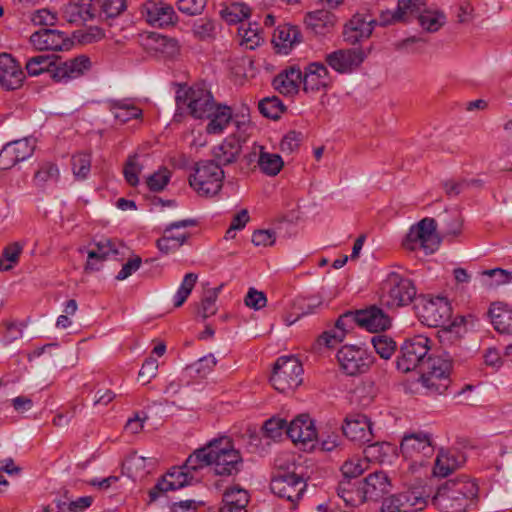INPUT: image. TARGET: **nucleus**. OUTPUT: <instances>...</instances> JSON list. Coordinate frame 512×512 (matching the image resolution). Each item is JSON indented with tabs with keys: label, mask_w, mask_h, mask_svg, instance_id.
Listing matches in <instances>:
<instances>
[{
	"label": "nucleus",
	"mask_w": 512,
	"mask_h": 512,
	"mask_svg": "<svg viewBox=\"0 0 512 512\" xmlns=\"http://www.w3.org/2000/svg\"><path fill=\"white\" fill-rule=\"evenodd\" d=\"M25 80L21 65L7 53L0 54V85L7 91L19 89Z\"/></svg>",
	"instance_id": "nucleus-22"
},
{
	"label": "nucleus",
	"mask_w": 512,
	"mask_h": 512,
	"mask_svg": "<svg viewBox=\"0 0 512 512\" xmlns=\"http://www.w3.org/2000/svg\"><path fill=\"white\" fill-rule=\"evenodd\" d=\"M430 340L424 335H415L407 338L400 346L397 357L398 370L407 373L420 370L426 362V356L431 349Z\"/></svg>",
	"instance_id": "nucleus-7"
},
{
	"label": "nucleus",
	"mask_w": 512,
	"mask_h": 512,
	"mask_svg": "<svg viewBox=\"0 0 512 512\" xmlns=\"http://www.w3.org/2000/svg\"><path fill=\"white\" fill-rule=\"evenodd\" d=\"M301 82L304 92L315 94L325 91L330 86L331 77L324 64L313 62L305 68Z\"/></svg>",
	"instance_id": "nucleus-21"
},
{
	"label": "nucleus",
	"mask_w": 512,
	"mask_h": 512,
	"mask_svg": "<svg viewBox=\"0 0 512 512\" xmlns=\"http://www.w3.org/2000/svg\"><path fill=\"white\" fill-rule=\"evenodd\" d=\"M366 54L360 47L339 49L325 56L326 63L340 74L351 73L358 69L365 60Z\"/></svg>",
	"instance_id": "nucleus-14"
},
{
	"label": "nucleus",
	"mask_w": 512,
	"mask_h": 512,
	"mask_svg": "<svg viewBox=\"0 0 512 512\" xmlns=\"http://www.w3.org/2000/svg\"><path fill=\"white\" fill-rule=\"evenodd\" d=\"M242 151V142L236 137L226 138L213 149V161L221 166L234 163Z\"/></svg>",
	"instance_id": "nucleus-31"
},
{
	"label": "nucleus",
	"mask_w": 512,
	"mask_h": 512,
	"mask_svg": "<svg viewBox=\"0 0 512 512\" xmlns=\"http://www.w3.org/2000/svg\"><path fill=\"white\" fill-rule=\"evenodd\" d=\"M249 502L248 492L242 488L228 489L223 495V505L220 512H247Z\"/></svg>",
	"instance_id": "nucleus-36"
},
{
	"label": "nucleus",
	"mask_w": 512,
	"mask_h": 512,
	"mask_svg": "<svg viewBox=\"0 0 512 512\" xmlns=\"http://www.w3.org/2000/svg\"><path fill=\"white\" fill-rule=\"evenodd\" d=\"M128 248L120 241L115 239L104 238L95 243L93 247L87 251V262L84 266V271L87 273L95 272L97 267H94L92 260L97 258L98 260L106 261L111 256H122L126 255Z\"/></svg>",
	"instance_id": "nucleus-19"
},
{
	"label": "nucleus",
	"mask_w": 512,
	"mask_h": 512,
	"mask_svg": "<svg viewBox=\"0 0 512 512\" xmlns=\"http://www.w3.org/2000/svg\"><path fill=\"white\" fill-rule=\"evenodd\" d=\"M301 33L295 26L283 25L279 26L274 34L272 42L279 52L288 54L292 46L301 41Z\"/></svg>",
	"instance_id": "nucleus-34"
},
{
	"label": "nucleus",
	"mask_w": 512,
	"mask_h": 512,
	"mask_svg": "<svg viewBox=\"0 0 512 512\" xmlns=\"http://www.w3.org/2000/svg\"><path fill=\"white\" fill-rule=\"evenodd\" d=\"M400 451L405 458L417 461L421 457L431 456L434 448L430 435L420 431L405 434L400 444Z\"/></svg>",
	"instance_id": "nucleus-16"
},
{
	"label": "nucleus",
	"mask_w": 512,
	"mask_h": 512,
	"mask_svg": "<svg viewBox=\"0 0 512 512\" xmlns=\"http://www.w3.org/2000/svg\"><path fill=\"white\" fill-rule=\"evenodd\" d=\"M488 316L494 329L502 334H512V306L502 301L490 304Z\"/></svg>",
	"instance_id": "nucleus-29"
},
{
	"label": "nucleus",
	"mask_w": 512,
	"mask_h": 512,
	"mask_svg": "<svg viewBox=\"0 0 512 512\" xmlns=\"http://www.w3.org/2000/svg\"><path fill=\"white\" fill-rule=\"evenodd\" d=\"M258 166L267 176H276L282 170L284 162L279 154L266 152L264 147H258Z\"/></svg>",
	"instance_id": "nucleus-40"
},
{
	"label": "nucleus",
	"mask_w": 512,
	"mask_h": 512,
	"mask_svg": "<svg viewBox=\"0 0 512 512\" xmlns=\"http://www.w3.org/2000/svg\"><path fill=\"white\" fill-rule=\"evenodd\" d=\"M33 139L24 138L7 143L0 151V169L7 170L28 159L34 152Z\"/></svg>",
	"instance_id": "nucleus-18"
},
{
	"label": "nucleus",
	"mask_w": 512,
	"mask_h": 512,
	"mask_svg": "<svg viewBox=\"0 0 512 512\" xmlns=\"http://www.w3.org/2000/svg\"><path fill=\"white\" fill-rule=\"evenodd\" d=\"M91 68V61L86 55L61 61L58 57L37 55L27 60L25 69L29 76L35 77L47 72L55 82L67 83L84 75Z\"/></svg>",
	"instance_id": "nucleus-1"
},
{
	"label": "nucleus",
	"mask_w": 512,
	"mask_h": 512,
	"mask_svg": "<svg viewBox=\"0 0 512 512\" xmlns=\"http://www.w3.org/2000/svg\"><path fill=\"white\" fill-rule=\"evenodd\" d=\"M356 323L355 312H346L336 321L335 328L322 334L320 340L326 346L331 347L338 342H342L348 330Z\"/></svg>",
	"instance_id": "nucleus-32"
},
{
	"label": "nucleus",
	"mask_w": 512,
	"mask_h": 512,
	"mask_svg": "<svg viewBox=\"0 0 512 512\" xmlns=\"http://www.w3.org/2000/svg\"><path fill=\"white\" fill-rule=\"evenodd\" d=\"M251 9L244 3H232L221 10V17L228 24H237L250 16Z\"/></svg>",
	"instance_id": "nucleus-42"
},
{
	"label": "nucleus",
	"mask_w": 512,
	"mask_h": 512,
	"mask_svg": "<svg viewBox=\"0 0 512 512\" xmlns=\"http://www.w3.org/2000/svg\"><path fill=\"white\" fill-rule=\"evenodd\" d=\"M239 35L249 49H254L262 40L257 24H249L247 28L241 26L239 28Z\"/></svg>",
	"instance_id": "nucleus-60"
},
{
	"label": "nucleus",
	"mask_w": 512,
	"mask_h": 512,
	"mask_svg": "<svg viewBox=\"0 0 512 512\" xmlns=\"http://www.w3.org/2000/svg\"><path fill=\"white\" fill-rule=\"evenodd\" d=\"M197 281L198 275L196 273H187L184 276L178 290L173 296L174 307L179 308L185 303Z\"/></svg>",
	"instance_id": "nucleus-45"
},
{
	"label": "nucleus",
	"mask_w": 512,
	"mask_h": 512,
	"mask_svg": "<svg viewBox=\"0 0 512 512\" xmlns=\"http://www.w3.org/2000/svg\"><path fill=\"white\" fill-rule=\"evenodd\" d=\"M258 108L263 116L273 120L278 119L284 112V105L277 96L262 99Z\"/></svg>",
	"instance_id": "nucleus-47"
},
{
	"label": "nucleus",
	"mask_w": 512,
	"mask_h": 512,
	"mask_svg": "<svg viewBox=\"0 0 512 512\" xmlns=\"http://www.w3.org/2000/svg\"><path fill=\"white\" fill-rule=\"evenodd\" d=\"M367 467L366 461L360 459L347 460L341 467L345 479H353L360 476Z\"/></svg>",
	"instance_id": "nucleus-62"
},
{
	"label": "nucleus",
	"mask_w": 512,
	"mask_h": 512,
	"mask_svg": "<svg viewBox=\"0 0 512 512\" xmlns=\"http://www.w3.org/2000/svg\"><path fill=\"white\" fill-rule=\"evenodd\" d=\"M475 323L476 318L472 314L456 316L452 322H450V338L453 335L456 340L461 339L468 331V327H474Z\"/></svg>",
	"instance_id": "nucleus-48"
},
{
	"label": "nucleus",
	"mask_w": 512,
	"mask_h": 512,
	"mask_svg": "<svg viewBox=\"0 0 512 512\" xmlns=\"http://www.w3.org/2000/svg\"><path fill=\"white\" fill-rule=\"evenodd\" d=\"M356 324L371 332H378L390 326V318L379 308L372 306L355 312Z\"/></svg>",
	"instance_id": "nucleus-28"
},
{
	"label": "nucleus",
	"mask_w": 512,
	"mask_h": 512,
	"mask_svg": "<svg viewBox=\"0 0 512 512\" xmlns=\"http://www.w3.org/2000/svg\"><path fill=\"white\" fill-rule=\"evenodd\" d=\"M420 382L427 389L443 394L448 389V353L433 352L419 370Z\"/></svg>",
	"instance_id": "nucleus-6"
},
{
	"label": "nucleus",
	"mask_w": 512,
	"mask_h": 512,
	"mask_svg": "<svg viewBox=\"0 0 512 512\" xmlns=\"http://www.w3.org/2000/svg\"><path fill=\"white\" fill-rule=\"evenodd\" d=\"M212 447V469L219 476L237 475L243 468V458L228 437L214 439Z\"/></svg>",
	"instance_id": "nucleus-3"
},
{
	"label": "nucleus",
	"mask_w": 512,
	"mask_h": 512,
	"mask_svg": "<svg viewBox=\"0 0 512 512\" xmlns=\"http://www.w3.org/2000/svg\"><path fill=\"white\" fill-rule=\"evenodd\" d=\"M96 9L92 0H71L63 9L64 19L71 24L81 25L95 17Z\"/></svg>",
	"instance_id": "nucleus-27"
},
{
	"label": "nucleus",
	"mask_w": 512,
	"mask_h": 512,
	"mask_svg": "<svg viewBox=\"0 0 512 512\" xmlns=\"http://www.w3.org/2000/svg\"><path fill=\"white\" fill-rule=\"evenodd\" d=\"M286 434L293 442L306 443L317 438L316 428L307 414H301L287 426Z\"/></svg>",
	"instance_id": "nucleus-26"
},
{
	"label": "nucleus",
	"mask_w": 512,
	"mask_h": 512,
	"mask_svg": "<svg viewBox=\"0 0 512 512\" xmlns=\"http://www.w3.org/2000/svg\"><path fill=\"white\" fill-rule=\"evenodd\" d=\"M223 179L222 168L213 160H206L197 163L189 183L199 196L213 197L222 189Z\"/></svg>",
	"instance_id": "nucleus-5"
},
{
	"label": "nucleus",
	"mask_w": 512,
	"mask_h": 512,
	"mask_svg": "<svg viewBox=\"0 0 512 512\" xmlns=\"http://www.w3.org/2000/svg\"><path fill=\"white\" fill-rule=\"evenodd\" d=\"M191 480L192 476L183 467L173 468L150 491V498L156 500L159 493L178 490L190 484Z\"/></svg>",
	"instance_id": "nucleus-24"
},
{
	"label": "nucleus",
	"mask_w": 512,
	"mask_h": 512,
	"mask_svg": "<svg viewBox=\"0 0 512 512\" xmlns=\"http://www.w3.org/2000/svg\"><path fill=\"white\" fill-rule=\"evenodd\" d=\"M302 374V364L296 357L282 356L274 364L270 382L277 391L286 393L302 383Z\"/></svg>",
	"instance_id": "nucleus-9"
},
{
	"label": "nucleus",
	"mask_w": 512,
	"mask_h": 512,
	"mask_svg": "<svg viewBox=\"0 0 512 512\" xmlns=\"http://www.w3.org/2000/svg\"><path fill=\"white\" fill-rule=\"evenodd\" d=\"M101 13L107 18L119 16L126 9V0H98Z\"/></svg>",
	"instance_id": "nucleus-61"
},
{
	"label": "nucleus",
	"mask_w": 512,
	"mask_h": 512,
	"mask_svg": "<svg viewBox=\"0 0 512 512\" xmlns=\"http://www.w3.org/2000/svg\"><path fill=\"white\" fill-rule=\"evenodd\" d=\"M418 21L423 29L435 32L445 24L446 16L437 10H425L419 14Z\"/></svg>",
	"instance_id": "nucleus-44"
},
{
	"label": "nucleus",
	"mask_w": 512,
	"mask_h": 512,
	"mask_svg": "<svg viewBox=\"0 0 512 512\" xmlns=\"http://www.w3.org/2000/svg\"><path fill=\"white\" fill-rule=\"evenodd\" d=\"M302 72L299 68L290 67L275 77L273 85L276 90L284 95H292L298 91L302 83Z\"/></svg>",
	"instance_id": "nucleus-33"
},
{
	"label": "nucleus",
	"mask_w": 512,
	"mask_h": 512,
	"mask_svg": "<svg viewBox=\"0 0 512 512\" xmlns=\"http://www.w3.org/2000/svg\"><path fill=\"white\" fill-rule=\"evenodd\" d=\"M192 31L196 38L209 40L215 36V24L210 19H199L194 23Z\"/></svg>",
	"instance_id": "nucleus-55"
},
{
	"label": "nucleus",
	"mask_w": 512,
	"mask_h": 512,
	"mask_svg": "<svg viewBox=\"0 0 512 512\" xmlns=\"http://www.w3.org/2000/svg\"><path fill=\"white\" fill-rule=\"evenodd\" d=\"M375 20L367 19L365 15L355 14L345 25L343 31L344 40L349 44H355L370 37Z\"/></svg>",
	"instance_id": "nucleus-25"
},
{
	"label": "nucleus",
	"mask_w": 512,
	"mask_h": 512,
	"mask_svg": "<svg viewBox=\"0 0 512 512\" xmlns=\"http://www.w3.org/2000/svg\"><path fill=\"white\" fill-rule=\"evenodd\" d=\"M91 169V156L87 153H78L72 157V171L74 176L83 180L86 179Z\"/></svg>",
	"instance_id": "nucleus-51"
},
{
	"label": "nucleus",
	"mask_w": 512,
	"mask_h": 512,
	"mask_svg": "<svg viewBox=\"0 0 512 512\" xmlns=\"http://www.w3.org/2000/svg\"><path fill=\"white\" fill-rule=\"evenodd\" d=\"M306 25L316 34H323L335 23L334 15L327 9L309 12L305 17Z\"/></svg>",
	"instance_id": "nucleus-39"
},
{
	"label": "nucleus",
	"mask_w": 512,
	"mask_h": 512,
	"mask_svg": "<svg viewBox=\"0 0 512 512\" xmlns=\"http://www.w3.org/2000/svg\"><path fill=\"white\" fill-rule=\"evenodd\" d=\"M143 169V165L137 161V155H132L128 158L124 167V177L127 183L131 186L139 184V174Z\"/></svg>",
	"instance_id": "nucleus-53"
},
{
	"label": "nucleus",
	"mask_w": 512,
	"mask_h": 512,
	"mask_svg": "<svg viewBox=\"0 0 512 512\" xmlns=\"http://www.w3.org/2000/svg\"><path fill=\"white\" fill-rule=\"evenodd\" d=\"M176 104L179 109L187 110L195 119H204L212 112L216 104L209 90L201 86H183L177 90Z\"/></svg>",
	"instance_id": "nucleus-4"
},
{
	"label": "nucleus",
	"mask_w": 512,
	"mask_h": 512,
	"mask_svg": "<svg viewBox=\"0 0 512 512\" xmlns=\"http://www.w3.org/2000/svg\"><path fill=\"white\" fill-rule=\"evenodd\" d=\"M344 435L351 441L365 444L372 441V424L363 414H352L345 418L342 426Z\"/></svg>",
	"instance_id": "nucleus-23"
},
{
	"label": "nucleus",
	"mask_w": 512,
	"mask_h": 512,
	"mask_svg": "<svg viewBox=\"0 0 512 512\" xmlns=\"http://www.w3.org/2000/svg\"><path fill=\"white\" fill-rule=\"evenodd\" d=\"M414 299L416 288L413 282L396 272L389 273L383 284V304L393 309L406 306Z\"/></svg>",
	"instance_id": "nucleus-8"
},
{
	"label": "nucleus",
	"mask_w": 512,
	"mask_h": 512,
	"mask_svg": "<svg viewBox=\"0 0 512 512\" xmlns=\"http://www.w3.org/2000/svg\"><path fill=\"white\" fill-rule=\"evenodd\" d=\"M407 496H401L400 494L392 495L385 498L382 502V512H411V505L408 503Z\"/></svg>",
	"instance_id": "nucleus-50"
},
{
	"label": "nucleus",
	"mask_w": 512,
	"mask_h": 512,
	"mask_svg": "<svg viewBox=\"0 0 512 512\" xmlns=\"http://www.w3.org/2000/svg\"><path fill=\"white\" fill-rule=\"evenodd\" d=\"M414 309L423 324L438 327L447 321L448 298L445 295L419 296L415 300Z\"/></svg>",
	"instance_id": "nucleus-11"
},
{
	"label": "nucleus",
	"mask_w": 512,
	"mask_h": 512,
	"mask_svg": "<svg viewBox=\"0 0 512 512\" xmlns=\"http://www.w3.org/2000/svg\"><path fill=\"white\" fill-rule=\"evenodd\" d=\"M371 343L376 353L385 360L390 359L397 348L396 342L391 337L384 334L374 335L371 338Z\"/></svg>",
	"instance_id": "nucleus-46"
},
{
	"label": "nucleus",
	"mask_w": 512,
	"mask_h": 512,
	"mask_svg": "<svg viewBox=\"0 0 512 512\" xmlns=\"http://www.w3.org/2000/svg\"><path fill=\"white\" fill-rule=\"evenodd\" d=\"M391 490L388 475L383 471L369 474L356 490L359 503L364 501H378Z\"/></svg>",
	"instance_id": "nucleus-15"
},
{
	"label": "nucleus",
	"mask_w": 512,
	"mask_h": 512,
	"mask_svg": "<svg viewBox=\"0 0 512 512\" xmlns=\"http://www.w3.org/2000/svg\"><path fill=\"white\" fill-rule=\"evenodd\" d=\"M30 42L39 51H65L69 50L73 41L62 31L43 29L30 36Z\"/></svg>",
	"instance_id": "nucleus-17"
},
{
	"label": "nucleus",
	"mask_w": 512,
	"mask_h": 512,
	"mask_svg": "<svg viewBox=\"0 0 512 512\" xmlns=\"http://www.w3.org/2000/svg\"><path fill=\"white\" fill-rule=\"evenodd\" d=\"M482 275L487 277L484 285L488 289H495L501 285L509 284L512 282V271L502 268L484 270Z\"/></svg>",
	"instance_id": "nucleus-43"
},
{
	"label": "nucleus",
	"mask_w": 512,
	"mask_h": 512,
	"mask_svg": "<svg viewBox=\"0 0 512 512\" xmlns=\"http://www.w3.org/2000/svg\"><path fill=\"white\" fill-rule=\"evenodd\" d=\"M467 447L465 440L457 441L456 446L450 448V474L454 469L462 467L467 460L464 449Z\"/></svg>",
	"instance_id": "nucleus-57"
},
{
	"label": "nucleus",
	"mask_w": 512,
	"mask_h": 512,
	"mask_svg": "<svg viewBox=\"0 0 512 512\" xmlns=\"http://www.w3.org/2000/svg\"><path fill=\"white\" fill-rule=\"evenodd\" d=\"M23 246L19 243H11L3 249L0 256V270L8 271L18 262Z\"/></svg>",
	"instance_id": "nucleus-49"
},
{
	"label": "nucleus",
	"mask_w": 512,
	"mask_h": 512,
	"mask_svg": "<svg viewBox=\"0 0 512 512\" xmlns=\"http://www.w3.org/2000/svg\"><path fill=\"white\" fill-rule=\"evenodd\" d=\"M152 465L153 459H149L148 461L145 457L132 453L125 459L122 469L126 471L130 478L136 480L148 474L150 472L149 466Z\"/></svg>",
	"instance_id": "nucleus-38"
},
{
	"label": "nucleus",
	"mask_w": 512,
	"mask_h": 512,
	"mask_svg": "<svg viewBox=\"0 0 512 512\" xmlns=\"http://www.w3.org/2000/svg\"><path fill=\"white\" fill-rule=\"evenodd\" d=\"M59 178V169L53 163H44L34 176L37 186H44L49 181H57Z\"/></svg>",
	"instance_id": "nucleus-52"
},
{
	"label": "nucleus",
	"mask_w": 512,
	"mask_h": 512,
	"mask_svg": "<svg viewBox=\"0 0 512 512\" xmlns=\"http://www.w3.org/2000/svg\"><path fill=\"white\" fill-rule=\"evenodd\" d=\"M352 479H343L340 481L338 486V495L350 505H356L359 503L358 496L356 495V490L358 487L355 486L354 483L351 482Z\"/></svg>",
	"instance_id": "nucleus-58"
},
{
	"label": "nucleus",
	"mask_w": 512,
	"mask_h": 512,
	"mask_svg": "<svg viewBox=\"0 0 512 512\" xmlns=\"http://www.w3.org/2000/svg\"><path fill=\"white\" fill-rule=\"evenodd\" d=\"M204 119L210 120L206 126L208 134L222 133L232 119L231 108L226 105L215 104L210 115L205 116Z\"/></svg>",
	"instance_id": "nucleus-35"
},
{
	"label": "nucleus",
	"mask_w": 512,
	"mask_h": 512,
	"mask_svg": "<svg viewBox=\"0 0 512 512\" xmlns=\"http://www.w3.org/2000/svg\"><path fill=\"white\" fill-rule=\"evenodd\" d=\"M306 486L302 476L286 472L275 475L270 483L272 493L286 500L291 509L297 507L306 491Z\"/></svg>",
	"instance_id": "nucleus-10"
},
{
	"label": "nucleus",
	"mask_w": 512,
	"mask_h": 512,
	"mask_svg": "<svg viewBox=\"0 0 512 512\" xmlns=\"http://www.w3.org/2000/svg\"><path fill=\"white\" fill-rule=\"evenodd\" d=\"M109 110L114 115V118L120 123H126L131 119H138L142 117V110L135 106L131 100H110Z\"/></svg>",
	"instance_id": "nucleus-37"
},
{
	"label": "nucleus",
	"mask_w": 512,
	"mask_h": 512,
	"mask_svg": "<svg viewBox=\"0 0 512 512\" xmlns=\"http://www.w3.org/2000/svg\"><path fill=\"white\" fill-rule=\"evenodd\" d=\"M142 15L148 23L157 27L173 25L177 19L174 8L160 0H148L142 6Z\"/></svg>",
	"instance_id": "nucleus-20"
},
{
	"label": "nucleus",
	"mask_w": 512,
	"mask_h": 512,
	"mask_svg": "<svg viewBox=\"0 0 512 512\" xmlns=\"http://www.w3.org/2000/svg\"><path fill=\"white\" fill-rule=\"evenodd\" d=\"M437 228L434 218L421 219L409 228L402 242L403 247L409 251L422 250L425 254H433L442 242Z\"/></svg>",
	"instance_id": "nucleus-2"
},
{
	"label": "nucleus",
	"mask_w": 512,
	"mask_h": 512,
	"mask_svg": "<svg viewBox=\"0 0 512 512\" xmlns=\"http://www.w3.org/2000/svg\"><path fill=\"white\" fill-rule=\"evenodd\" d=\"M187 238L188 234L186 233H181L178 237H170L164 233V236L157 241V247L161 252L168 254L180 248Z\"/></svg>",
	"instance_id": "nucleus-54"
},
{
	"label": "nucleus",
	"mask_w": 512,
	"mask_h": 512,
	"mask_svg": "<svg viewBox=\"0 0 512 512\" xmlns=\"http://www.w3.org/2000/svg\"><path fill=\"white\" fill-rule=\"evenodd\" d=\"M450 494L478 497V486L465 475L450 478Z\"/></svg>",
	"instance_id": "nucleus-41"
},
{
	"label": "nucleus",
	"mask_w": 512,
	"mask_h": 512,
	"mask_svg": "<svg viewBox=\"0 0 512 512\" xmlns=\"http://www.w3.org/2000/svg\"><path fill=\"white\" fill-rule=\"evenodd\" d=\"M178 10L189 16L200 15L205 8V0H177Z\"/></svg>",
	"instance_id": "nucleus-63"
},
{
	"label": "nucleus",
	"mask_w": 512,
	"mask_h": 512,
	"mask_svg": "<svg viewBox=\"0 0 512 512\" xmlns=\"http://www.w3.org/2000/svg\"><path fill=\"white\" fill-rule=\"evenodd\" d=\"M425 0H398V6L394 11H382L379 17V24L388 26L406 21V15L419 11L424 6Z\"/></svg>",
	"instance_id": "nucleus-30"
},
{
	"label": "nucleus",
	"mask_w": 512,
	"mask_h": 512,
	"mask_svg": "<svg viewBox=\"0 0 512 512\" xmlns=\"http://www.w3.org/2000/svg\"><path fill=\"white\" fill-rule=\"evenodd\" d=\"M477 497L450 494V512H466Z\"/></svg>",
	"instance_id": "nucleus-64"
},
{
	"label": "nucleus",
	"mask_w": 512,
	"mask_h": 512,
	"mask_svg": "<svg viewBox=\"0 0 512 512\" xmlns=\"http://www.w3.org/2000/svg\"><path fill=\"white\" fill-rule=\"evenodd\" d=\"M340 370L348 376H358L366 373L374 362V357L365 349L344 345L337 352Z\"/></svg>",
	"instance_id": "nucleus-12"
},
{
	"label": "nucleus",
	"mask_w": 512,
	"mask_h": 512,
	"mask_svg": "<svg viewBox=\"0 0 512 512\" xmlns=\"http://www.w3.org/2000/svg\"><path fill=\"white\" fill-rule=\"evenodd\" d=\"M169 180L170 172L166 168H163L150 175L147 178L146 183L151 191L159 192L167 186Z\"/></svg>",
	"instance_id": "nucleus-59"
},
{
	"label": "nucleus",
	"mask_w": 512,
	"mask_h": 512,
	"mask_svg": "<svg viewBox=\"0 0 512 512\" xmlns=\"http://www.w3.org/2000/svg\"><path fill=\"white\" fill-rule=\"evenodd\" d=\"M139 43L143 50L154 58L172 59L180 51L176 39L155 32L141 34Z\"/></svg>",
	"instance_id": "nucleus-13"
},
{
	"label": "nucleus",
	"mask_w": 512,
	"mask_h": 512,
	"mask_svg": "<svg viewBox=\"0 0 512 512\" xmlns=\"http://www.w3.org/2000/svg\"><path fill=\"white\" fill-rule=\"evenodd\" d=\"M287 422L282 418H270L263 425L264 434L271 439H278L286 432Z\"/></svg>",
	"instance_id": "nucleus-56"
}]
</instances>
